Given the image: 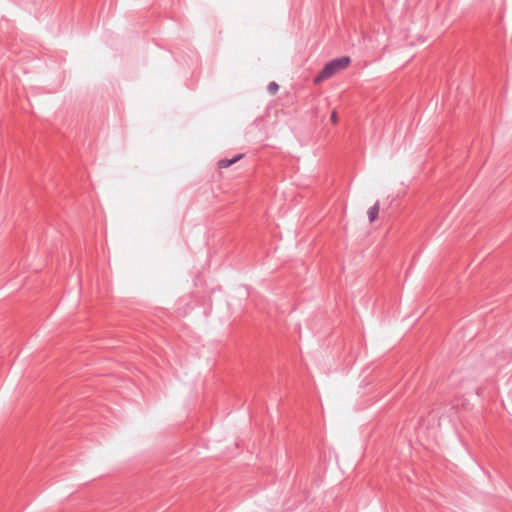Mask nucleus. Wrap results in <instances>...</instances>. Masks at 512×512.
Masks as SVG:
<instances>
[{
  "instance_id": "obj_6",
  "label": "nucleus",
  "mask_w": 512,
  "mask_h": 512,
  "mask_svg": "<svg viewBox=\"0 0 512 512\" xmlns=\"http://www.w3.org/2000/svg\"><path fill=\"white\" fill-rule=\"evenodd\" d=\"M330 121L332 122V124L336 125L338 123V115H337V112L334 110L332 111L331 113V116H330Z\"/></svg>"
},
{
  "instance_id": "obj_5",
  "label": "nucleus",
  "mask_w": 512,
  "mask_h": 512,
  "mask_svg": "<svg viewBox=\"0 0 512 512\" xmlns=\"http://www.w3.org/2000/svg\"><path fill=\"white\" fill-rule=\"evenodd\" d=\"M267 89H268V92H269L270 94L274 95V94H276V93L278 92V90H279V86H278V84H277V83H275V82H271V83L268 85Z\"/></svg>"
},
{
  "instance_id": "obj_2",
  "label": "nucleus",
  "mask_w": 512,
  "mask_h": 512,
  "mask_svg": "<svg viewBox=\"0 0 512 512\" xmlns=\"http://www.w3.org/2000/svg\"><path fill=\"white\" fill-rule=\"evenodd\" d=\"M242 157H243V155L239 154L230 160L222 159L218 162V167L219 168H227V167L231 166L232 164L238 162Z\"/></svg>"
},
{
  "instance_id": "obj_1",
  "label": "nucleus",
  "mask_w": 512,
  "mask_h": 512,
  "mask_svg": "<svg viewBox=\"0 0 512 512\" xmlns=\"http://www.w3.org/2000/svg\"><path fill=\"white\" fill-rule=\"evenodd\" d=\"M341 66H325L321 73L314 79L316 84L321 83L339 72Z\"/></svg>"
},
{
  "instance_id": "obj_4",
  "label": "nucleus",
  "mask_w": 512,
  "mask_h": 512,
  "mask_svg": "<svg viewBox=\"0 0 512 512\" xmlns=\"http://www.w3.org/2000/svg\"><path fill=\"white\" fill-rule=\"evenodd\" d=\"M326 64H350V58L348 56H342V57L332 59L331 61L327 62Z\"/></svg>"
},
{
  "instance_id": "obj_3",
  "label": "nucleus",
  "mask_w": 512,
  "mask_h": 512,
  "mask_svg": "<svg viewBox=\"0 0 512 512\" xmlns=\"http://www.w3.org/2000/svg\"><path fill=\"white\" fill-rule=\"evenodd\" d=\"M379 209H380V203H379V201H376V203L368 210V216H369L370 222H374L377 219Z\"/></svg>"
}]
</instances>
